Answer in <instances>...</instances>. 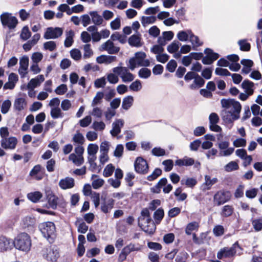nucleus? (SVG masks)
Listing matches in <instances>:
<instances>
[{
  "label": "nucleus",
  "instance_id": "1",
  "mask_svg": "<svg viewBox=\"0 0 262 262\" xmlns=\"http://www.w3.org/2000/svg\"><path fill=\"white\" fill-rule=\"evenodd\" d=\"M221 103L224 108L221 116L225 123H231L239 118L242 106L238 101L232 99H222Z\"/></svg>",
  "mask_w": 262,
  "mask_h": 262
},
{
  "label": "nucleus",
  "instance_id": "2",
  "mask_svg": "<svg viewBox=\"0 0 262 262\" xmlns=\"http://www.w3.org/2000/svg\"><path fill=\"white\" fill-rule=\"evenodd\" d=\"M242 248L237 242L233 244L231 247H225L220 249L217 253L216 256L219 259H230L233 258L236 254H242Z\"/></svg>",
  "mask_w": 262,
  "mask_h": 262
},
{
  "label": "nucleus",
  "instance_id": "3",
  "mask_svg": "<svg viewBox=\"0 0 262 262\" xmlns=\"http://www.w3.org/2000/svg\"><path fill=\"white\" fill-rule=\"evenodd\" d=\"M14 247L19 250L28 252L31 247L30 236L26 233L18 234L13 240Z\"/></svg>",
  "mask_w": 262,
  "mask_h": 262
},
{
  "label": "nucleus",
  "instance_id": "4",
  "mask_svg": "<svg viewBox=\"0 0 262 262\" xmlns=\"http://www.w3.org/2000/svg\"><path fill=\"white\" fill-rule=\"evenodd\" d=\"M146 54L143 52H137L134 57L129 60L128 68L133 71L137 67H149L150 61L146 59Z\"/></svg>",
  "mask_w": 262,
  "mask_h": 262
},
{
  "label": "nucleus",
  "instance_id": "5",
  "mask_svg": "<svg viewBox=\"0 0 262 262\" xmlns=\"http://www.w3.org/2000/svg\"><path fill=\"white\" fill-rule=\"evenodd\" d=\"M39 229L43 236L50 243H53L56 237V228L54 224L51 222H45L39 225Z\"/></svg>",
  "mask_w": 262,
  "mask_h": 262
},
{
  "label": "nucleus",
  "instance_id": "6",
  "mask_svg": "<svg viewBox=\"0 0 262 262\" xmlns=\"http://www.w3.org/2000/svg\"><path fill=\"white\" fill-rule=\"evenodd\" d=\"M112 71L119 75L123 82H129L135 79V76L128 71L126 67L118 66L114 68Z\"/></svg>",
  "mask_w": 262,
  "mask_h": 262
},
{
  "label": "nucleus",
  "instance_id": "7",
  "mask_svg": "<svg viewBox=\"0 0 262 262\" xmlns=\"http://www.w3.org/2000/svg\"><path fill=\"white\" fill-rule=\"evenodd\" d=\"M46 195L49 205L51 208L55 209L57 205L64 206L65 201L62 196H57L50 190L46 191Z\"/></svg>",
  "mask_w": 262,
  "mask_h": 262
},
{
  "label": "nucleus",
  "instance_id": "8",
  "mask_svg": "<svg viewBox=\"0 0 262 262\" xmlns=\"http://www.w3.org/2000/svg\"><path fill=\"white\" fill-rule=\"evenodd\" d=\"M231 197L229 191L221 190L217 191L213 196V201L217 206H220L228 202Z\"/></svg>",
  "mask_w": 262,
  "mask_h": 262
},
{
  "label": "nucleus",
  "instance_id": "9",
  "mask_svg": "<svg viewBox=\"0 0 262 262\" xmlns=\"http://www.w3.org/2000/svg\"><path fill=\"white\" fill-rule=\"evenodd\" d=\"M43 257L48 261H56L59 256L58 249L55 247L49 246L42 250Z\"/></svg>",
  "mask_w": 262,
  "mask_h": 262
},
{
  "label": "nucleus",
  "instance_id": "10",
  "mask_svg": "<svg viewBox=\"0 0 262 262\" xmlns=\"http://www.w3.org/2000/svg\"><path fill=\"white\" fill-rule=\"evenodd\" d=\"M1 20L3 26L7 27L10 29L15 28L18 23L17 18L8 13L2 14L1 15Z\"/></svg>",
  "mask_w": 262,
  "mask_h": 262
},
{
  "label": "nucleus",
  "instance_id": "11",
  "mask_svg": "<svg viewBox=\"0 0 262 262\" xmlns=\"http://www.w3.org/2000/svg\"><path fill=\"white\" fill-rule=\"evenodd\" d=\"M135 171L140 174H146L148 171L147 161L142 157H138L134 163Z\"/></svg>",
  "mask_w": 262,
  "mask_h": 262
},
{
  "label": "nucleus",
  "instance_id": "12",
  "mask_svg": "<svg viewBox=\"0 0 262 262\" xmlns=\"http://www.w3.org/2000/svg\"><path fill=\"white\" fill-rule=\"evenodd\" d=\"M63 29L59 27H49L45 31L43 37L46 39H56L62 35Z\"/></svg>",
  "mask_w": 262,
  "mask_h": 262
},
{
  "label": "nucleus",
  "instance_id": "13",
  "mask_svg": "<svg viewBox=\"0 0 262 262\" xmlns=\"http://www.w3.org/2000/svg\"><path fill=\"white\" fill-rule=\"evenodd\" d=\"M99 50L101 51H106L109 54H116L119 52L120 48L116 46L113 41L110 39L101 44Z\"/></svg>",
  "mask_w": 262,
  "mask_h": 262
},
{
  "label": "nucleus",
  "instance_id": "14",
  "mask_svg": "<svg viewBox=\"0 0 262 262\" xmlns=\"http://www.w3.org/2000/svg\"><path fill=\"white\" fill-rule=\"evenodd\" d=\"M204 53L206 56L203 57L202 60L204 64H211L219 57V55L217 53L213 52V51L209 48L206 49L204 51Z\"/></svg>",
  "mask_w": 262,
  "mask_h": 262
},
{
  "label": "nucleus",
  "instance_id": "15",
  "mask_svg": "<svg viewBox=\"0 0 262 262\" xmlns=\"http://www.w3.org/2000/svg\"><path fill=\"white\" fill-rule=\"evenodd\" d=\"M45 173V169L40 165L37 164L31 169L29 175L36 180L39 181L43 179Z\"/></svg>",
  "mask_w": 262,
  "mask_h": 262
},
{
  "label": "nucleus",
  "instance_id": "16",
  "mask_svg": "<svg viewBox=\"0 0 262 262\" xmlns=\"http://www.w3.org/2000/svg\"><path fill=\"white\" fill-rule=\"evenodd\" d=\"M14 247L13 241L5 236H0V252L11 250Z\"/></svg>",
  "mask_w": 262,
  "mask_h": 262
},
{
  "label": "nucleus",
  "instance_id": "17",
  "mask_svg": "<svg viewBox=\"0 0 262 262\" xmlns=\"http://www.w3.org/2000/svg\"><path fill=\"white\" fill-rule=\"evenodd\" d=\"M1 146L5 149H14L17 143V140L15 137H10L4 138L1 141Z\"/></svg>",
  "mask_w": 262,
  "mask_h": 262
},
{
  "label": "nucleus",
  "instance_id": "18",
  "mask_svg": "<svg viewBox=\"0 0 262 262\" xmlns=\"http://www.w3.org/2000/svg\"><path fill=\"white\" fill-rule=\"evenodd\" d=\"M139 226L144 232L149 234H153L156 229V226L151 219L147 221H145L139 223Z\"/></svg>",
  "mask_w": 262,
  "mask_h": 262
},
{
  "label": "nucleus",
  "instance_id": "19",
  "mask_svg": "<svg viewBox=\"0 0 262 262\" xmlns=\"http://www.w3.org/2000/svg\"><path fill=\"white\" fill-rule=\"evenodd\" d=\"M89 14L91 17L92 22L96 26H105V23L102 16L99 14L97 11H92L89 12Z\"/></svg>",
  "mask_w": 262,
  "mask_h": 262
},
{
  "label": "nucleus",
  "instance_id": "20",
  "mask_svg": "<svg viewBox=\"0 0 262 262\" xmlns=\"http://www.w3.org/2000/svg\"><path fill=\"white\" fill-rule=\"evenodd\" d=\"M124 122L121 119H116L112 123V129L110 134L113 137H116L121 132V129L124 125Z\"/></svg>",
  "mask_w": 262,
  "mask_h": 262
},
{
  "label": "nucleus",
  "instance_id": "21",
  "mask_svg": "<svg viewBox=\"0 0 262 262\" xmlns=\"http://www.w3.org/2000/svg\"><path fill=\"white\" fill-rule=\"evenodd\" d=\"M141 40V35L138 33L130 36L128 39V42L131 47L140 48L143 45Z\"/></svg>",
  "mask_w": 262,
  "mask_h": 262
},
{
  "label": "nucleus",
  "instance_id": "22",
  "mask_svg": "<svg viewBox=\"0 0 262 262\" xmlns=\"http://www.w3.org/2000/svg\"><path fill=\"white\" fill-rule=\"evenodd\" d=\"M116 61V56L112 55H101L96 58V61L99 64H109Z\"/></svg>",
  "mask_w": 262,
  "mask_h": 262
},
{
  "label": "nucleus",
  "instance_id": "23",
  "mask_svg": "<svg viewBox=\"0 0 262 262\" xmlns=\"http://www.w3.org/2000/svg\"><path fill=\"white\" fill-rule=\"evenodd\" d=\"M115 200L113 199H109L107 201H104L101 204V211L104 213H110L114 208Z\"/></svg>",
  "mask_w": 262,
  "mask_h": 262
},
{
  "label": "nucleus",
  "instance_id": "24",
  "mask_svg": "<svg viewBox=\"0 0 262 262\" xmlns=\"http://www.w3.org/2000/svg\"><path fill=\"white\" fill-rule=\"evenodd\" d=\"M59 186L62 189L72 188L74 186V180L72 178L66 177L60 180Z\"/></svg>",
  "mask_w": 262,
  "mask_h": 262
},
{
  "label": "nucleus",
  "instance_id": "25",
  "mask_svg": "<svg viewBox=\"0 0 262 262\" xmlns=\"http://www.w3.org/2000/svg\"><path fill=\"white\" fill-rule=\"evenodd\" d=\"M26 105L27 102L24 98H17L14 100L13 107L15 111L20 112L24 110Z\"/></svg>",
  "mask_w": 262,
  "mask_h": 262
},
{
  "label": "nucleus",
  "instance_id": "26",
  "mask_svg": "<svg viewBox=\"0 0 262 262\" xmlns=\"http://www.w3.org/2000/svg\"><path fill=\"white\" fill-rule=\"evenodd\" d=\"M242 87L245 91V92L250 95L253 94L254 83L249 80H245L242 83Z\"/></svg>",
  "mask_w": 262,
  "mask_h": 262
},
{
  "label": "nucleus",
  "instance_id": "27",
  "mask_svg": "<svg viewBox=\"0 0 262 262\" xmlns=\"http://www.w3.org/2000/svg\"><path fill=\"white\" fill-rule=\"evenodd\" d=\"M66 38L64 42V45L66 47L69 48L72 46L74 40L73 37L75 33L72 30H67L66 32Z\"/></svg>",
  "mask_w": 262,
  "mask_h": 262
},
{
  "label": "nucleus",
  "instance_id": "28",
  "mask_svg": "<svg viewBox=\"0 0 262 262\" xmlns=\"http://www.w3.org/2000/svg\"><path fill=\"white\" fill-rule=\"evenodd\" d=\"M69 160L72 161L73 164L77 166L81 165L84 163L83 157L76 155L75 154H71L69 156Z\"/></svg>",
  "mask_w": 262,
  "mask_h": 262
},
{
  "label": "nucleus",
  "instance_id": "29",
  "mask_svg": "<svg viewBox=\"0 0 262 262\" xmlns=\"http://www.w3.org/2000/svg\"><path fill=\"white\" fill-rule=\"evenodd\" d=\"M218 182V180L216 178H213L211 179V177L209 176H205V182L203 184V186L204 187V190H209L210 189L211 186L216 183Z\"/></svg>",
  "mask_w": 262,
  "mask_h": 262
},
{
  "label": "nucleus",
  "instance_id": "30",
  "mask_svg": "<svg viewBox=\"0 0 262 262\" xmlns=\"http://www.w3.org/2000/svg\"><path fill=\"white\" fill-rule=\"evenodd\" d=\"M134 97L132 96H127L123 99L122 108L124 110H128L133 104Z\"/></svg>",
  "mask_w": 262,
  "mask_h": 262
},
{
  "label": "nucleus",
  "instance_id": "31",
  "mask_svg": "<svg viewBox=\"0 0 262 262\" xmlns=\"http://www.w3.org/2000/svg\"><path fill=\"white\" fill-rule=\"evenodd\" d=\"M205 83V80L198 74L194 79L193 83L190 85L189 87L192 90H194L199 88L202 87Z\"/></svg>",
  "mask_w": 262,
  "mask_h": 262
},
{
  "label": "nucleus",
  "instance_id": "32",
  "mask_svg": "<svg viewBox=\"0 0 262 262\" xmlns=\"http://www.w3.org/2000/svg\"><path fill=\"white\" fill-rule=\"evenodd\" d=\"M75 225L77 226V230L79 233H85L88 230V226L81 219H77Z\"/></svg>",
  "mask_w": 262,
  "mask_h": 262
},
{
  "label": "nucleus",
  "instance_id": "33",
  "mask_svg": "<svg viewBox=\"0 0 262 262\" xmlns=\"http://www.w3.org/2000/svg\"><path fill=\"white\" fill-rule=\"evenodd\" d=\"M191 32L192 31L190 30L181 31L178 33L177 36L180 41H186L189 39Z\"/></svg>",
  "mask_w": 262,
  "mask_h": 262
},
{
  "label": "nucleus",
  "instance_id": "34",
  "mask_svg": "<svg viewBox=\"0 0 262 262\" xmlns=\"http://www.w3.org/2000/svg\"><path fill=\"white\" fill-rule=\"evenodd\" d=\"M234 211L232 206L227 205L223 206L221 212V215L224 217H227L231 216Z\"/></svg>",
  "mask_w": 262,
  "mask_h": 262
},
{
  "label": "nucleus",
  "instance_id": "35",
  "mask_svg": "<svg viewBox=\"0 0 262 262\" xmlns=\"http://www.w3.org/2000/svg\"><path fill=\"white\" fill-rule=\"evenodd\" d=\"M111 39L113 41H119L121 43L124 44L126 42V37L124 35L120 34L118 32L113 33L111 36Z\"/></svg>",
  "mask_w": 262,
  "mask_h": 262
},
{
  "label": "nucleus",
  "instance_id": "36",
  "mask_svg": "<svg viewBox=\"0 0 262 262\" xmlns=\"http://www.w3.org/2000/svg\"><path fill=\"white\" fill-rule=\"evenodd\" d=\"M104 93L103 92H97L95 96L93 98L91 106H95L98 104H100L102 102V99L104 98Z\"/></svg>",
  "mask_w": 262,
  "mask_h": 262
},
{
  "label": "nucleus",
  "instance_id": "37",
  "mask_svg": "<svg viewBox=\"0 0 262 262\" xmlns=\"http://www.w3.org/2000/svg\"><path fill=\"white\" fill-rule=\"evenodd\" d=\"M42 194L39 191H35L29 193L27 194V198L29 200L33 203H37L42 198Z\"/></svg>",
  "mask_w": 262,
  "mask_h": 262
},
{
  "label": "nucleus",
  "instance_id": "38",
  "mask_svg": "<svg viewBox=\"0 0 262 262\" xmlns=\"http://www.w3.org/2000/svg\"><path fill=\"white\" fill-rule=\"evenodd\" d=\"M189 41L192 45L193 49L194 50L196 48L203 45V42L200 40L199 37L194 35L192 32H191L190 35Z\"/></svg>",
  "mask_w": 262,
  "mask_h": 262
},
{
  "label": "nucleus",
  "instance_id": "39",
  "mask_svg": "<svg viewBox=\"0 0 262 262\" xmlns=\"http://www.w3.org/2000/svg\"><path fill=\"white\" fill-rule=\"evenodd\" d=\"M199 227V223L196 222L189 223L185 228L186 234L187 235H190L192 231H197Z\"/></svg>",
  "mask_w": 262,
  "mask_h": 262
},
{
  "label": "nucleus",
  "instance_id": "40",
  "mask_svg": "<svg viewBox=\"0 0 262 262\" xmlns=\"http://www.w3.org/2000/svg\"><path fill=\"white\" fill-rule=\"evenodd\" d=\"M83 58L84 59H89L93 56L94 52L91 48V46L89 43L85 44L83 46Z\"/></svg>",
  "mask_w": 262,
  "mask_h": 262
},
{
  "label": "nucleus",
  "instance_id": "41",
  "mask_svg": "<svg viewBox=\"0 0 262 262\" xmlns=\"http://www.w3.org/2000/svg\"><path fill=\"white\" fill-rule=\"evenodd\" d=\"M51 116L53 119L62 118L64 116L63 113L62 112L61 109L59 107H53L51 108Z\"/></svg>",
  "mask_w": 262,
  "mask_h": 262
},
{
  "label": "nucleus",
  "instance_id": "42",
  "mask_svg": "<svg viewBox=\"0 0 262 262\" xmlns=\"http://www.w3.org/2000/svg\"><path fill=\"white\" fill-rule=\"evenodd\" d=\"M181 45L179 41L174 40L167 46V50L170 53H174L179 50Z\"/></svg>",
  "mask_w": 262,
  "mask_h": 262
},
{
  "label": "nucleus",
  "instance_id": "43",
  "mask_svg": "<svg viewBox=\"0 0 262 262\" xmlns=\"http://www.w3.org/2000/svg\"><path fill=\"white\" fill-rule=\"evenodd\" d=\"M157 19V17L155 16H143L141 17V21L142 25L144 27H146V26L154 24Z\"/></svg>",
  "mask_w": 262,
  "mask_h": 262
},
{
  "label": "nucleus",
  "instance_id": "44",
  "mask_svg": "<svg viewBox=\"0 0 262 262\" xmlns=\"http://www.w3.org/2000/svg\"><path fill=\"white\" fill-rule=\"evenodd\" d=\"M167 180L166 178H163L161 179L158 183L153 187L152 188V192L155 193H159L160 192L161 190V188L162 187L165 186L167 183Z\"/></svg>",
  "mask_w": 262,
  "mask_h": 262
},
{
  "label": "nucleus",
  "instance_id": "45",
  "mask_svg": "<svg viewBox=\"0 0 262 262\" xmlns=\"http://www.w3.org/2000/svg\"><path fill=\"white\" fill-rule=\"evenodd\" d=\"M72 141L75 144H77V145H82L84 143L85 139L82 134L77 133L74 135L72 138Z\"/></svg>",
  "mask_w": 262,
  "mask_h": 262
},
{
  "label": "nucleus",
  "instance_id": "46",
  "mask_svg": "<svg viewBox=\"0 0 262 262\" xmlns=\"http://www.w3.org/2000/svg\"><path fill=\"white\" fill-rule=\"evenodd\" d=\"M125 250L129 254L132 252L139 251L141 250L142 246L139 244L130 243L129 245L125 246L124 248Z\"/></svg>",
  "mask_w": 262,
  "mask_h": 262
},
{
  "label": "nucleus",
  "instance_id": "47",
  "mask_svg": "<svg viewBox=\"0 0 262 262\" xmlns=\"http://www.w3.org/2000/svg\"><path fill=\"white\" fill-rule=\"evenodd\" d=\"M164 215V210L162 208L157 209L154 214V218L156 224H159Z\"/></svg>",
  "mask_w": 262,
  "mask_h": 262
},
{
  "label": "nucleus",
  "instance_id": "48",
  "mask_svg": "<svg viewBox=\"0 0 262 262\" xmlns=\"http://www.w3.org/2000/svg\"><path fill=\"white\" fill-rule=\"evenodd\" d=\"M142 88L141 82L139 80H136L133 82L129 86V89L133 92H139Z\"/></svg>",
  "mask_w": 262,
  "mask_h": 262
},
{
  "label": "nucleus",
  "instance_id": "49",
  "mask_svg": "<svg viewBox=\"0 0 262 262\" xmlns=\"http://www.w3.org/2000/svg\"><path fill=\"white\" fill-rule=\"evenodd\" d=\"M12 103L10 100L7 99L4 100L1 106V113L3 114L8 113L11 107Z\"/></svg>",
  "mask_w": 262,
  "mask_h": 262
},
{
  "label": "nucleus",
  "instance_id": "50",
  "mask_svg": "<svg viewBox=\"0 0 262 262\" xmlns=\"http://www.w3.org/2000/svg\"><path fill=\"white\" fill-rule=\"evenodd\" d=\"M252 225L255 231H260L262 230V217L253 220Z\"/></svg>",
  "mask_w": 262,
  "mask_h": 262
},
{
  "label": "nucleus",
  "instance_id": "51",
  "mask_svg": "<svg viewBox=\"0 0 262 262\" xmlns=\"http://www.w3.org/2000/svg\"><path fill=\"white\" fill-rule=\"evenodd\" d=\"M43 47L44 50L52 52L56 49L57 45L54 41H48L43 43Z\"/></svg>",
  "mask_w": 262,
  "mask_h": 262
},
{
  "label": "nucleus",
  "instance_id": "52",
  "mask_svg": "<svg viewBox=\"0 0 262 262\" xmlns=\"http://www.w3.org/2000/svg\"><path fill=\"white\" fill-rule=\"evenodd\" d=\"M98 150V146L96 144H90L88 147V157H96V155Z\"/></svg>",
  "mask_w": 262,
  "mask_h": 262
},
{
  "label": "nucleus",
  "instance_id": "53",
  "mask_svg": "<svg viewBox=\"0 0 262 262\" xmlns=\"http://www.w3.org/2000/svg\"><path fill=\"white\" fill-rule=\"evenodd\" d=\"M239 168L238 165L235 161H231L225 166V170L227 172L237 170Z\"/></svg>",
  "mask_w": 262,
  "mask_h": 262
},
{
  "label": "nucleus",
  "instance_id": "54",
  "mask_svg": "<svg viewBox=\"0 0 262 262\" xmlns=\"http://www.w3.org/2000/svg\"><path fill=\"white\" fill-rule=\"evenodd\" d=\"M141 216L139 217V223L151 219L150 213L147 208H144L141 211Z\"/></svg>",
  "mask_w": 262,
  "mask_h": 262
},
{
  "label": "nucleus",
  "instance_id": "55",
  "mask_svg": "<svg viewBox=\"0 0 262 262\" xmlns=\"http://www.w3.org/2000/svg\"><path fill=\"white\" fill-rule=\"evenodd\" d=\"M181 184H185L188 187H194L197 183L196 180L194 178H187L186 179H183L181 181Z\"/></svg>",
  "mask_w": 262,
  "mask_h": 262
},
{
  "label": "nucleus",
  "instance_id": "56",
  "mask_svg": "<svg viewBox=\"0 0 262 262\" xmlns=\"http://www.w3.org/2000/svg\"><path fill=\"white\" fill-rule=\"evenodd\" d=\"M115 170V167L112 164H108L104 169L103 175L105 177L111 176Z\"/></svg>",
  "mask_w": 262,
  "mask_h": 262
},
{
  "label": "nucleus",
  "instance_id": "57",
  "mask_svg": "<svg viewBox=\"0 0 262 262\" xmlns=\"http://www.w3.org/2000/svg\"><path fill=\"white\" fill-rule=\"evenodd\" d=\"M31 33L27 26L23 27L21 34L20 35V38L23 40H26L31 36Z\"/></svg>",
  "mask_w": 262,
  "mask_h": 262
},
{
  "label": "nucleus",
  "instance_id": "58",
  "mask_svg": "<svg viewBox=\"0 0 262 262\" xmlns=\"http://www.w3.org/2000/svg\"><path fill=\"white\" fill-rule=\"evenodd\" d=\"M92 107H93V108L91 112L90 113L91 115L98 118H101L103 115L102 110L100 107H98L97 106Z\"/></svg>",
  "mask_w": 262,
  "mask_h": 262
},
{
  "label": "nucleus",
  "instance_id": "59",
  "mask_svg": "<svg viewBox=\"0 0 262 262\" xmlns=\"http://www.w3.org/2000/svg\"><path fill=\"white\" fill-rule=\"evenodd\" d=\"M162 174V170L159 168H156L152 173L147 176V180L149 181H152L156 180L158 177Z\"/></svg>",
  "mask_w": 262,
  "mask_h": 262
},
{
  "label": "nucleus",
  "instance_id": "60",
  "mask_svg": "<svg viewBox=\"0 0 262 262\" xmlns=\"http://www.w3.org/2000/svg\"><path fill=\"white\" fill-rule=\"evenodd\" d=\"M83 70L85 72L90 71L96 72L99 70V67L98 65L91 63L85 64L83 67Z\"/></svg>",
  "mask_w": 262,
  "mask_h": 262
},
{
  "label": "nucleus",
  "instance_id": "61",
  "mask_svg": "<svg viewBox=\"0 0 262 262\" xmlns=\"http://www.w3.org/2000/svg\"><path fill=\"white\" fill-rule=\"evenodd\" d=\"M70 53L71 57L76 61L80 60L81 58V53L79 49H72L71 50Z\"/></svg>",
  "mask_w": 262,
  "mask_h": 262
},
{
  "label": "nucleus",
  "instance_id": "62",
  "mask_svg": "<svg viewBox=\"0 0 262 262\" xmlns=\"http://www.w3.org/2000/svg\"><path fill=\"white\" fill-rule=\"evenodd\" d=\"M139 76L140 78L146 79L151 75V71L147 68H142L138 72Z\"/></svg>",
  "mask_w": 262,
  "mask_h": 262
},
{
  "label": "nucleus",
  "instance_id": "63",
  "mask_svg": "<svg viewBox=\"0 0 262 262\" xmlns=\"http://www.w3.org/2000/svg\"><path fill=\"white\" fill-rule=\"evenodd\" d=\"M238 43L242 51H248L250 50V44L247 42L246 40H240L238 41Z\"/></svg>",
  "mask_w": 262,
  "mask_h": 262
},
{
  "label": "nucleus",
  "instance_id": "64",
  "mask_svg": "<svg viewBox=\"0 0 262 262\" xmlns=\"http://www.w3.org/2000/svg\"><path fill=\"white\" fill-rule=\"evenodd\" d=\"M110 27L113 30H118L121 27V19L119 17H116L110 23Z\"/></svg>",
  "mask_w": 262,
  "mask_h": 262
}]
</instances>
